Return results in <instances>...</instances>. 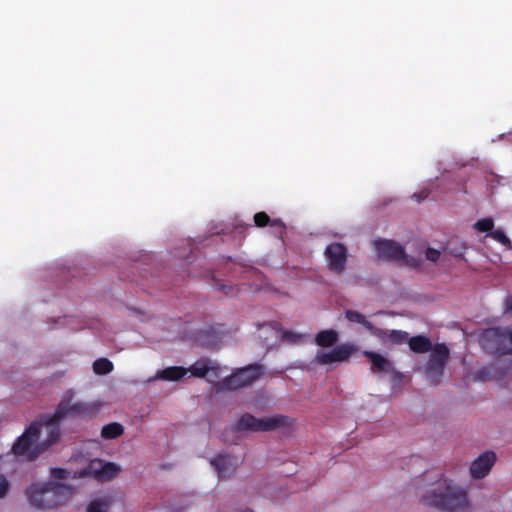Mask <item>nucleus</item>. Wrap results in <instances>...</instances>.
Instances as JSON below:
<instances>
[{"label":"nucleus","instance_id":"nucleus-1","mask_svg":"<svg viewBox=\"0 0 512 512\" xmlns=\"http://www.w3.org/2000/svg\"><path fill=\"white\" fill-rule=\"evenodd\" d=\"M422 502L448 512H464L469 508L466 491L446 478L438 480L433 489L422 497Z\"/></svg>","mask_w":512,"mask_h":512},{"label":"nucleus","instance_id":"nucleus-2","mask_svg":"<svg viewBox=\"0 0 512 512\" xmlns=\"http://www.w3.org/2000/svg\"><path fill=\"white\" fill-rule=\"evenodd\" d=\"M72 493L71 486L54 481L31 483L25 491L29 504L40 510L64 505Z\"/></svg>","mask_w":512,"mask_h":512},{"label":"nucleus","instance_id":"nucleus-3","mask_svg":"<svg viewBox=\"0 0 512 512\" xmlns=\"http://www.w3.org/2000/svg\"><path fill=\"white\" fill-rule=\"evenodd\" d=\"M289 425V418L275 414L269 417L257 418L250 413H244L231 427L234 432H269Z\"/></svg>","mask_w":512,"mask_h":512},{"label":"nucleus","instance_id":"nucleus-4","mask_svg":"<svg viewBox=\"0 0 512 512\" xmlns=\"http://www.w3.org/2000/svg\"><path fill=\"white\" fill-rule=\"evenodd\" d=\"M262 374V365L250 364L246 367L237 369L230 376L225 377L219 382H216L215 386L219 392L237 391L250 386L256 380H258Z\"/></svg>","mask_w":512,"mask_h":512},{"label":"nucleus","instance_id":"nucleus-5","mask_svg":"<svg viewBox=\"0 0 512 512\" xmlns=\"http://www.w3.org/2000/svg\"><path fill=\"white\" fill-rule=\"evenodd\" d=\"M430 352L431 353L424 368L425 375L432 384L437 385L449 360L450 351L446 344L438 343Z\"/></svg>","mask_w":512,"mask_h":512},{"label":"nucleus","instance_id":"nucleus-6","mask_svg":"<svg viewBox=\"0 0 512 512\" xmlns=\"http://www.w3.org/2000/svg\"><path fill=\"white\" fill-rule=\"evenodd\" d=\"M508 337V329L488 328L481 333L480 344L490 354H508L511 352L506 345Z\"/></svg>","mask_w":512,"mask_h":512},{"label":"nucleus","instance_id":"nucleus-7","mask_svg":"<svg viewBox=\"0 0 512 512\" xmlns=\"http://www.w3.org/2000/svg\"><path fill=\"white\" fill-rule=\"evenodd\" d=\"M98 412V406L85 402H71V399L63 398L58 404L53 418L55 420H63L69 415H75L81 418H92Z\"/></svg>","mask_w":512,"mask_h":512},{"label":"nucleus","instance_id":"nucleus-8","mask_svg":"<svg viewBox=\"0 0 512 512\" xmlns=\"http://www.w3.org/2000/svg\"><path fill=\"white\" fill-rule=\"evenodd\" d=\"M329 271L341 275L347 266L348 250L343 243L334 242L329 244L324 251Z\"/></svg>","mask_w":512,"mask_h":512},{"label":"nucleus","instance_id":"nucleus-9","mask_svg":"<svg viewBox=\"0 0 512 512\" xmlns=\"http://www.w3.org/2000/svg\"><path fill=\"white\" fill-rule=\"evenodd\" d=\"M357 351L358 347L354 343H342L330 351L317 352L314 362L319 365H329L337 362H344L347 361Z\"/></svg>","mask_w":512,"mask_h":512},{"label":"nucleus","instance_id":"nucleus-10","mask_svg":"<svg viewBox=\"0 0 512 512\" xmlns=\"http://www.w3.org/2000/svg\"><path fill=\"white\" fill-rule=\"evenodd\" d=\"M40 434V426L33 422L25 432L17 439L12 446L15 455H27L29 459H35L39 451L31 452L32 445L37 441Z\"/></svg>","mask_w":512,"mask_h":512},{"label":"nucleus","instance_id":"nucleus-11","mask_svg":"<svg viewBox=\"0 0 512 512\" xmlns=\"http://www.w3.org/2000/svg\"><path fill=\"white\" fill-rule=\"evenodd\" d=\"M374 247L379 257L394 261H400L405 256V249L394 240L378 239Z\"/></svg>","mask_w":512,"mask_h":512},{"label":"nucleus","instance_id":"nucleus-12","mask_svg":"<svg viewBox=\"0 0 512 512\" xmlns=\"http://www.w3.org/2000/svg\"><path fill=\"white\" fill-rule=\"evenodd\" d=\"M496 461V454L493 451H486L475 459L470 466V474L474 479L484 478Z\"/></svg>","mask_w":512,"mask_h":512},{"label":"nucleus","instance_id":"nucleus-13","mask_svg":"<svg viewBox=\"0 0 512 512\" xmlns=\"http://www.w3.org/2000/svg\"><path fill=\"white\" fill-rule=\"evenodd\" d=\"M210 463L217 472L218 477L225 479L234 474L238 460L236 457L229 454H219L213 458Z\"/></svg>","mask_w":512,"mask_h":512},{"label":"nucleus","instance_id":"nucleus-14","mask_svg":"<svg viewBox=\"0 0 512 512\" xmlns=\"http://www.w3.org/2000/svg\"><path fill=\"white\" fill-rule=\"evenodd\" d=\"M62 420H55L53 414L42 415L36 423L40 426V429L44 427L47 433V439L45 440V448L56 443L60 438V422Z\"/></svg>","mask_w":512,"mask_h":512},{"label":"nucleus","instance_id":"nucleus-15","mask_svg":"<svg viewBox=\"0 0 512 512\" xmlns=\"http://www.w3.org/2000/svg\"><path fill=\"white\" fill-rule=\"evenodd\" d=\"M91 473L97 480L109 481L116 477L119 467L112 462H103L102 460H93L90 463Z\"/></svg>","mask_w":512,"mask_h":512},{"label":"nucleus","instance_id":"nucleus-16","mask_svg":"<svg viewBox=\"0 0 512 512\" xmlns=\"http://www.w3.org/2000/svg\"><path fill=\"white\" fill-rule=\"evenodd\" d=\"M373 336L377 337L384 343L401 345L407 342L409 334L402 330H385L376 327Z\"/></svg>","mask_w":512,"mask_h":512},{"label":"nucleus","instance_id":"nucleus-17","mask_svg":"<svg viewBox=\"0 0 512 512\" xmlns=\"http://www.w3.org/2000/svg\"><path fill=\"white\" fill-rule=\"evenodd\" d=\"M363 355L370 360L372 372L388 373L392 370V363L381 354L366 350Z\"/></svg>","mask_w":512,"mask_h":512},{"label":"nucleus","instance_id":"nucleus-18","mask_svg":"<svg viewBox=\"0 0 512 512\" xmlns=\"http://www.w3.org/2000/svg\"><path fill=\"white\" fill-rule=\"evenodd\" d=\"M407 343L410 350L418 354L427 353L434 347L431 340L424 335H416L410 338L408 337Z\"/></svg>","mask_w":512,"mask_h":512},{"label":"nucleus","instance_id":"nucleus-19","mask_svg":"<svg viewBox=\"0 0 512 512\" xmlns=\"http://www.w3.org/2000/svg\"><path fill=\"white\" fill-rule=\"evenodd\" d=\"M187 368L182 366H171L157 371L155 378L164 381H178L187 374Z\"/></svg>","mask_w":512,"mask_h":512},{"label":"nucleus","instance_id":"nucleus-20","mask_svg":"<svg viewBox=\"0 0 512 512\" xmlns=\"http://www.w3.org/2000/svg\"><path fill=\"white\" fill-rule=\"evenodd\" d=\"M338 340L339 334L333 329L320 330L315 335V344L323 348L333 347Z\"/></svg>","mask_w":512,"mask_h":512},{"label":"nucleus","instance_id":"nucleus-21","mask_svg":"<svg viewBox=\"0 0 512 512\" xmlns=\"http://www.w3.org/2000/svg\"><path fill=\"white\" fill-rule=\"evenodd\" d=\"M219 339V335L212 328L200 330L196 336V341L199 345L207 348L216 346Z\"/></svg>","mask_w":512,"mask_h":512},{"label":"nucleus","instance_id":"nucleus-22","mask_svg":"<svg viewBox=\"0 0 512 512\" xmlns=\"http://www.w3.org/2000/svg\"><path fill=\"white\" fill-rule=\"evenodd\" d=\"M345 318L349 322L363 325L372 335L374 334L376 327L368 321L362 313L356 310H347L345 312Z\"/></svg>","mask_w":512,"mask_h":512},{"label":"nucleus","instance_id":"nucleus-23","mask_svg":"<svg viewBox=\"0 0 512 512\" xmlns=\"http://www.w3.org/2000/svg\"><path fill=\"white\" fill-rule=\"evenodd\" d=\"M211 361L207 358L200 359L192 364L187 370L192 376L197 378H205L210 372Z\"/></svg>","mask_w":512,"mask_h":512},{"label":"nucleus","instance_id":"nucleus-24","mask_svg":"<svg viewBox=\"0 0 512 512\" xmlns=\"http://www.w3.org/2000/svg\"><path fill=\"white\" fill-rule=\"evenodd\" d=\"M124 432V428L121 424L117 422L109 423L103 426L101 430V436L104 439H115L121 436Z\"/></svg>","mask_w":512,"mask_h":512},{"label":"nucleus","instance_id":"nucleus-25","mask_svg":"<svg viewBox=\"0 0 512 512\" xmlns=\"http://www.w3.org/2000/svg\"><path fill=\"white\" fill-rule=\"evenodd\" d=\"M113 368V363L107 358H99L93 363V371L97 375L109 374Z\"/></svg>","mask_w":512,"mask_h":512},{"label":"nucleus","instance_id":"nucleus-26","mask_svg":"<svg viewBox=\"0 0 512 512\" xmlns=\"http://www.w3.org/2000/svg\"><path fill=\"white\" fill-rule=\"evenodd\" d=\"M487 236L493 238L497 242L501 243L503 246L512 249L511 240L507 237V235L502 229L493 230Z\"/></svg>","mask_w":512,"mask_h":512},{"label":"nucleus","instance_id":"nucleus-27","mask_svg":"<svg viewBox=\"0 0 512 512\" xmlns=\"http://www.w3.org/2000/svg\"><path fill=\"white\" fill-rule=\"evenodd\" d=\"M109 503L105 499H96L87 506V512H107Z\"/></svg>","mask_w":512,"mask_h":512},{"label":"nucleus","instance_id":"nucleus-28","mask_svg":"<svg viewBox=\"0 0 512 512\" xmlns=\"http://www.w3.org/2000/svg\"><path fill=\"white\" fill-rule=\"evenodd\" d=\"M493 227H494V221L492 218H489V217L480 219L474 224V228L479 232H489L490 233L491 231H493Z\"/></svg>","mask_w":512,"mask_h":512},{"label":"nucleus","instance_id":"nucleus-29","mask_svg":"<svg viewBox=\"0 0 512 512\" xmlns=\"http://www.w3.org/2000/svg\"><path fill=\"white\" fill-rule=\"evenodd\" d=\"M254 223L257 227H266L270 223V217L266 212H258L254 215Z\"/></svg>","mask_w":512,"mask_h":512},{"label":"nucleus","instance_id":"nucleus-30","mask_svg":"<svg viewBox=\"0 0 512 512\" xmlns=\"http://www.w3.org/2000/svg\"><path fill=\"white\" fill-rule=\"evenodd\" d=\"M281 339L288 343L295 344L301 339V335L289 330H283Z\"/></svg>","mask_w":512,"mask_h":512},{"label":"nucleus","instance_id":"nucleus-31","mask_svg":"<svg viewBox=\"0 0 512 512\" xmlns=\"http://www.w3.org/2000/svg\"><path fill=\"white\" fill-rule=\"evenodd\" d=\"M10 491V482L5 475L0 474V499L5 498Z\"/></svg>","mask_w":512,"mask_h":512},{"label":"nucleus","instance_id":"nucleus-32","mask_svg":"<svg viewBox=\"0 0 512 512\" xmlns=\"http://www.w3.org/2000/svg\"><path fill=\"white\" fill-rule=\"evenodd\" d=\"M221 374V369L218 365L210 364V372L206 375V380L208 382H212L215 379H219Z\"/></svg>","mask_w":512,"mask_h":512},{"label":"nucleus","instance_id":"nucleus-33","mask_svg":"<svg viewBox=\"0 0 512 512\" xmlns=\"http://www.w3.org/2000/svg\"><path fill=\"white\" fill-rule=\"evenodd\" d=\"M50 475L54 479L63 480V479H67L69 477V471H67L64 468H52L50 471Z\"/></svg>","mask_w":512,"mask_h":512},{"label":"nucleus","instance_id":"nucleus-34","mask_svg":"<svg viewBox=\"0 0 512 512\" xmlns=\"http://www.w3.org/2000/svg\"><path fill=\"white\" fill-rule=\"evenodd\" d=\"M440 251L434 248H427L425 252L426 259L431 262H436L440 258Z\"/></svg>","mask_w":512,"mask_h":512},{"label":"nucleus","instance_id":"nucleus-35","mask_svg":"<svg viewBox=\"0 0 512 512\" xmlns=\"http://www.w3.org/2000/svg\"><path fill=\"white\" fill-rule=\"evenodd\" d=\"M400 261H402L405 265L411 266V267H414V268H417V267L420 266V260L419 259L414 258L412 256H408L406 253H405V256L400 259Z\"/></svg>","mask_w":512,"mask_h":512},{"label":"nucleus","instance_id":"nucleus-36","mask_svg":"<svg viewBox=\"0 0 512 512\" xmlns=\"http://www.w3.org/2000/svg\"><path fill=\"white\" fill-rule=\"evenodd\" d=\"M269 226H271L273 228H277V233L279 235H282L286 229L285 224L280 219H273V220L270 219Z\"/></svg>","mask_w":512,"mask_h":512},{"label":"nucleus","instance_id":"nucleus-37","mask_svg":"<svg viewBox=\"0 0 512 512\" xmlns=\"http://www.w3.org/2000/svg\"><path fill=\"white\" fill-rule=\"evenodd\" d=\"M428 197V193H414L412 195V199H414L416 202L420 203L421 201H423L424 199H426Z\"/></svg>","mask_w":512,"mask_h":512},{"label":"nucleus","instance_id":"nucleus-38","mask_svg":"<svg viewBox=\"0 0 512 512\" xmlns=\"http://www.w3.org/2000/svg\"><path fill=\"white\" fill-rule=\"evenodd\" d=\"M505 311L512 314V295L506 298Z\"/></svg>","mask_w":512,"mask_h":512},{"label":"nucleus","instance_id":"nucleus-39","mask_svg":"<svg viewBox=\"0 0 512 512\" xmlns=\"http://www.w3.org/2000/svg\"><path fill=\"white\" fill-rule=\"evenodd\" d=\"M171 512H182L183 508L174 507L173 505L170 506Z\"/></svg>","mask_w":512,"mask_h":512},{"label":"nucleus","instance_id":"nucleus-40","mask_svg":"<svg viewBox=\"0 0 512 512\" xmlns=\"http://www.w3.org/2000/svg\"><path fill=\"white\" fill-rule=\"evenodd\" d=\"M489 374L490 373V368H485V369H482L480 372H479V375L482 377L483 374Z\"/></svg>","mask_w":512,"mask_h":512},{"label":"nucleus","instance_id":"nucleus-41","mask_svg":"<svg viewBox=\"0 0 512 512\" xmlns=\"http://www.w3.org/2000/svg\"><path fill=\"white\" fill-rule=\"evenodd\" d=\"M508 335L509 343L512 344V329H508Z\"/></svg>","mask_w":512,"mask_h":512},{"label":"nucleus","instance_id":"nucleus-42","mask_svg":"<svg viewBox=\"0 0 512 512\" xmlns=\"http://www.w3.org/2000/svg\"><path fill=\"white\" fill-rule=\"evenodd\" d=\"M87 474H88V473H87V471H86V470H83V471L79 474V476H80V477H82V476H85V475H87Z\"/></svg>","mask_w":512,"mask_h":512}]
</instances>
